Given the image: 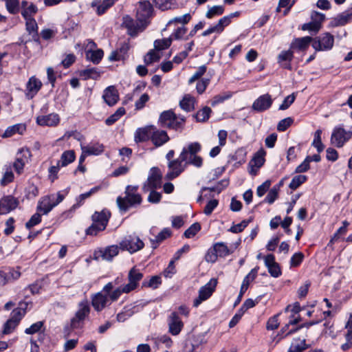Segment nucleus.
<instances>
[{"label": "nucleus", "instance_id": "1", "mask_svg": "<svg viewBox=\"0 0 352 352\" xmlns=\"http://www.w3.org/2000/svg\"><path fill=\"white\" fill-rule=\"evenodd\" d=\"M138 186L128 185L125 189V196L117 198L116 202L121 211L126 212L130 208H136L141 204L142 198L138 192Z\"/></svg>", "mask_w": 352, "mask_h": 352}, {"label": "nucleus", "instance_id": "2", "mask_svg": "<svg viewBox=\"0 0 352 352\" xmlns=\"http://www.w3.org/2000/svg\"><path fill=\"white\" fill-rule=\"evenodd\" d=\"M201 149V145L199 142H191L182 148L179 155L187 165H192L197 168H200L203 164V159L197 154Z\"/></svg>", "mask_w": 352, "mask_h": 352}, {"label": "nucleus", "instance_id": "3", "mask_svg": "<svg viewBox=\"0 0 352 352\" xmlns=\"http://www.w3.org/2000/svg\"><path fill=\"white\" fill-rule=\"evenodd\" d=\"M186 122V118L182 116H177L173 111L167 110L161 113L159 118V123L161 126L182 131Z\"/></svg>", "mask_w": 352, "mask_h": 352}, {"label": "nucleus", "instance_id": "4", "mask_svg": "<svg viewBox=\"0 0 352 352\" xmlns=\"http://www.w3.org/2000/svg\"><path fill=\"white\" fill-rule=\"evenodd\" d=\"M111 214L109 211L102 210L96 212L92 215V224L86 230L87 235H96L99 232L104 230L108 223Z\"/></svg>", "mask_w": 352, "mask_h": 352}, {"label": "nucleus", "instance_id": "5", "mask_svg": "<svg viewBox=\"0 0 352 352\" xmlns=\"http://www.w3.org/2000/svg\"><path fill=\"white\" fill-rule=\"evenodd\" d=\"M65 198V195L58 192L57 194H52L41 198L37 206V212L43 214H47L54 207L60 203Z\"/></svg>", "mask_w": 352, "mask_h": 352}, {"label": "nucleus", "instance_id": "6", "mask_svg": "<svg viewBox=\"0 0 352 352\" xmlns=\"http://www.w3.org/2000/svg\"><path fill=\"white\" fill-rule=\"evenodd\" d=\"M230 254V251L225 243L217 242L208 250L205 255V261L213 263L216 262L219 256L225 257Z\"/></svg>", "mask_w": 352, "mask_h": 352}, {"label": "nucleus", "instance_id": "7", "mask_svg": "<svg viewBox=\"0 0 352 352\" xmlns=\"http://www.w3.org/2000/svg\"><path fill=\"white\" fill-rule=\"evenodd\" d=\"M120 248L131 254L136 252L144 248V243L137 236L129 235L125 236L119 243Z\"/></svg>", "mask_w": 352, "mask_h": 352}, {"label": "nucleus", "instance_id": "8", "mask_svg": "<svg viewBox=\"0 0 352 352\" xmlns=\"http://www.w3.org/2000/svg\"><path fill=\"white\" fill-rule=\"evenodd\" d=\"M162 175L160 170L157 167H153L149 172L147 180L144 182L142 190L148 192L152 189H157L162 186Z\"/></svg>", "mask_w": 352, "mask_h": 352}, {"label": "nucleus", "instance_id": "9", "mask_svg": "<svg viewBox=\"0 0 352 352\" xmlns=\"http://www.w3.org/2000/svg\"><path fill=\"white\" fill-rule=\"evenodd\" d=\"M188 165L179 155L178 158L168 162V170L165 176L166 179L172 180L177 177L182 173H183Z\"/></svg>", "mask_w": 352, "mask_h": 352}, {"label": "nucleus", "instance_id": "10", "mask_svg": "<svg viewBox=\"0 0 352 352\" xmlns=\"http://www.w3.org/2000/svg\"><path fill=\"white\" fill-rule=\"evenodd\" d=\"M123 25L126 28L128 34L132 37L136 36L148 26L146 23L138 21L137 19L135 21L129 16L124 17Z\"/></svg>", "mask_w": 352, "mask_h": 352}, {"label": "nucleus", "instance_id": "11", "mask_svg": "<svg viewBox=\"0 0 352 352\" xmlns=\"http://www.w3.org/2000/svg\"><path fill=\"white\" fill-rule=\"evenodd\" d=\"M352 132L346 131L342 127H335L331 136L332 145L340 148L351 138Z\"/></svg>", "mask_w": 352, "mask_h": 352}, {"label": "nucleus", "instance_id": "12", "mask_svg": "<svg viewBox=\"0 0 352 352\" xmlns=\"http://www.w3.org/2000/svg\"><path fill=\"white\" fill-rule=\"evenodd\" d=\"M153 6L148 1L139 2L136 12L137 20L146 23V24L148 25L150 23L149 19L153 14Z\"/></svg>", "mask_w": 352, "mask_h": 352}, {"label": "nucleus", "instance_id": "13", "mask_svg": "<svg viewBox=\"0 0 352 352\" xmlns=\"http://www.w3.org/2000/svg\"><path fill=\"white\" fill-rule=\"evenodd\" d=\"M217 280L211 279L206 285L201 287L199 291V296L194 300L193 305L198 307L203 301L207 300L213 293Z\"/></svg>", "mask_w": 352, "mask_h": 352}, {"label": "nucleus", "instance_id": "14", "mask_svg": "<svg viewBox=\"0 0 352 352\" xmlns=\"http://www.w3.org/2000/svg\"><path fill=\"white\" fill-rule=\"evenodd\" d=\"M143 278V274L135 267H133L129 272V283L124 285L122 292L129 293L134 290L138 285L139 281Z\"/></svg>", "mask_w": 352, "mask_h": 352}, {"label": "nucleus", "instance_id": "15", "mask_svg": "<svg viewBox=\"0 0 352 352\" xmlns=\"http://www.w3.org/2000/svg\"><path fill=\"white\" fill-rule=\"evenodd\" d=\"M18 199L12 195L3 197L0 199V214H6L16 209L19 206Z\"/></svg>", "mask_w": 352, "mask_h": 352}, {"label": "nucleus", "instance_id": "16", "mask_svg": "<svg viewBox=\"0 0 352 352\" xmlns=\"http://www.w3.org/2000/svg\"><path fill=\"white\" fill-rule=\"evenodd\" d=\"M90 311L89 306L87 303H80V309L76 312L75 316L71 320V327L72 329H78L81 327V322Z\"/></svg>", "mask_w": 352, "mask_h": 352}, {"label": "nucleus", "instance_id": "17", "mask_svg": "<svg viewBox=\"0 0 352 352\" xmlns=\"http://www.w3.org/2000/svg\"><path fill=\"white\" fill-rule=\"evenodd\" d=\"M169 332L173 336L178 335L183 327L184 324L176 312H173L168 319Z\"/></svg>", "mask_w": 352, "mask_h": 352}, {"label": "nucleus", "instance_id": "18", "mask_svg": "<svg viewBox=\"0 0 352 352\" xmlns=\"http://www.w3.org/2000/svg\"><path fill=\"white\" fill-rule=\"evenodd\" d=\"M169 45H155V48L151 50L144 57V63L146 65L157 62L162 56V51L166 49Z\"/></svg>", "mask_w": 352, "mask_h": 352}, {"label": "nucleus", "instance_id": "19", "mask_svg": "<svg viewBox=\"0 0 352 352\" xmlns=\"http://www.w3.org/2000/svg\"><path fill=\"white\" fill-rule=\"evenodd\" d=\"M273 100L270 94H266L258 97L253 103L254 111L262 112L268 109L272 104Z\"/></svg>", "mask_w": 352, "mask_h": 352}, {"label": "nucleus", "instance_id": "20", "mask_svg": "<svg viewBox=\"0 0 352 352\" xmlns=\"http://www.w3.org/2000/svg\"><path fill=\"white\" fill-rule=\"evenodd\" d=\"M170 138L165 131L157 129L154 126V129L152 130L151 140L156 147L164 145L168 142Z\"/></svg>", "mask_w": 352, "mask_h": 352}, {"label": "nucleus", "instance_id": "21", "mask_svg": "<svg viewBox=\"0 0 352 352\" xmlns=\"http://www.w3.org/2000/svg\"><path fill=\"white\" fill-rule=\"evenodd\" d=\"M292 47L287 50L282 51L277 57V62L280 66L286 69L291 70V62L294 58V51Z\"/></svg>", "mask_w": 352, "mask_h": 352}, {"label": "nucleus", "instance_id": "22", "mask_svg": "<svg viewBox=\"0 0 352 352\" xmlns=\"http://www.w3.org/2000/svg\"><path fill=\"white\" fill-rule=\"evenodd\" d=\"M265 266L268 269V272L273 277L277 278L281 274L280 267L278 263L275 261V257L273 254H267L264 258Z\"/></svg>", "mask_w": 352, "mask_h": 352}, {"label": "nucleus", "instance_id": "23", "mask_svg": "<svg viewBox=\"0 0 352 352\" xmlns=\"http://www.w3.org/2000/svg\"><path fill=\"white\" fill-rule=\"evenodd\" d=\"M42 87V82L34 76L31 77L26 85V97L32 99L38 93Z\"/></svg>", "mask_w": 352, "mask_h": 352}, {"label": "nucleus", "instance_id": "24", "mask_svg": "<svg viewBox=\"0 0 352 352\" xmlns=\"http://www.w3.org/2000/svg\"><path fill=\"white\" fill-rule=\"evenodd\" d=\"M102 98L109 106H113L119 100L118 92L114 86H109L104 89Z\"/></svg>", "mask_w": 352, "mask_h": 352}, {"label": "nucleus", "instance_id": "25", "mask_svg": "<svg viewBox=\"0 0 352 352\" xmlns=\"http://www.w3.org/2000/svg\"><path fill=\"white\" fill-rule=\"evenodd\" d=\"M230 23L231 16H225L220 19L216 25L204 31L202 36H206L214 32H221Z\"/></svg>", "mask_w": 352, "mask_h": 352}, {"label": "nucleus", "instance_id": "26", "mask_svg": "<svg viewBox=\"0 0 352 352\" xmlns=\"http://www.w3.org/2000/svg\"><path fill=\"white\" fill-rule=\"evenodd\" d=\"M109 302V296L102 292L96 294L91 300V304L94 309L97 311L102 310Z\"/></svg>", "mask_w": 352, "mask_h": 352}, {"label": "nucleus", "instance_id": "27", "mask_svg": "<svg viewBox=\"0 0 352 352\" xmlns=\"http://www.w3.org/2000/svg\"><path fill=\"white\" fill-rule=\"evenodd\" d=\"M27 155H29V151H24L23 149L17 154L16 160L13 164V167L18 174H21L23 172L24 166L28 162Z\"/></svg>", "mask_w": 352, "mask_h": 352}, {"label": "nucleus", "instance_id": "28", "mask_svg": "<svg viewBox=\"0 0 352 352\" xmlns=\"http://www.w3.org/2000/svg\"><path fill=\"white\" fill-rule=\"evenodd\" d=\"M60 121L59 116L56 113H51L47 116H38L36 118V122L41 126H53L58 124Z\"/></svg>", "mask_w": 352, "mask_h": 352}, {"label": "nucleus", "instance_id": "29", "mask_svg": "<svg viewBox=\"0 0 352 352\" xmlns=\"http://www.w3.org/2000/svg\"><path fill=\"white\" fill-rule=\"evenodd\" d=\"M153 129L154 126H148L138 129L135 133V142H142L151 139L152 130Z\"/></svg>", "mask_w": 352, "mask_h": 352}, {"label": "nucleus", "instance_id": "30", "mask_svg": "<svg viewBox=\"0 0 352 352\" xmlns=\"http://www.w3.org/2000/svg\"><path fill=\"white\" fill-rule=\"evenodd\" d=\"M352 20V8L337 15L333 19L335 25H344Z\"/></svg>", "mask_w": 352, "mask_h": 352}, {"label": "nucleus", "instance_id": "31", "mask_svg": "<svg viewBox=\"0 0 352 352\" xmlns=\"http://www.w3.org/2000/svg\"><path fill=\"white\" fill-rule=\"evenodd\" d=\"M100 75L101 72L95 67L83 69L79 74V76L85 80L88 79L98 80Z\"/></svg>", "mask_w": 352, "mask_h": 352}, {"label": "nucleus", "instance_id": "32", "mask_svg": "<svg viewBox=\"0 0 352 352\" xmlns=\"http://www.w3.org/2000/svg\"><path fill=\"white\" fill-rule=\"evenodd\" d=\"M186 28L184 27L178 28L169 37L164 38V44L170 43L173 41H180L186 34Z\"/></svg>", "mask_w": 352, "mask_h": 352}, {"label": "nucleus", "instance_id": "33", "mask_svg": "<svg viewBox=\"0 0 352 352\" xmlns=\"http://www.w3.org/2000/svg\"><path fill=\"white\" fill-rule=\"evenodd\" d=\"M26 130V126L23 124H16L12 126H8L3 135H2L3 138H9L12 136L13 135L18 133L22 135Z\"/></svg>", "mask_w": 352, "mask_h": 352}, {"label": "nucleus", "instance_id": "34", "mask_svg": "<svg viewBox=\"0 0 352 352\" xmlns=\"http://www.w3.org/2000/svg\"><path fill=\"white\" fill-rule=\"evenodd\" d=\"M103 55L104 52L100 49L87 50L86 52V58L94 64H98L102 60Z\"/></svg>", "mask_w": 352, "mask_h": 352}, {"label": "nucleus", "instance_id": "35", "mask_svg": "<svg viewBox=\"0 0 352 352\" xmlns=\"http://www.w3.org/2000/svg\"><path fill=\"white\" fill-rule=\"evenodd\" d=\"M81 149L82 151L88 153L89 155H98L104 151V146L99 143H96L92 145L82 146Z\"/></svg>", "mask_w": 352, "mask_h": 352}, {"label": "nucleus", "instance_id": "36", "mask_svg": "<svg viewBox=\"0 0 352 352\" xmlns=\"http://www.w3.org/2000/svg\"><path fill=\"white\" fill-rule=\"evenodd\" d=\"M118 252L119 247L118 245H111L101 252V256L104 260L111 261L114 256L118 254Z\"/></svg>", "mask_w": 352, "mask_h": 352}, {"label": "nucleus", "instance_id": "37", "mask_svg": "<svg viewBox=\"0 0 352 352\" xmlns=\"http://www.w3.org/2000/svg\"><path fill=\"white\" fill-rule=\"evenodd\" d=\"M170 236V231L168 228H164L156 236L155 239H151V246L155 249L158 245Z\"/></svg>", "mask_w": 352, "mask_h": 352}, {"label": "nucleus", "instance_id": "38", "mask_svg": "<svg viewBox=\"0 0 352 352\" xmlns=\"http://www.w3.org/2000/svg\"><path fill=\"white\" fill-rule=\"evenodd\" d=\"M76 157L75 153L72 150L66 151L61 155L60 162L62 167L67 166L69 164L74 161Z\"/></svg>", "mask_w": 352, "mask_h": 352}, {"label": "nucleus", "instance_id": "39", "mask_svg": "<svg viewBox=\"0 0 352 352\" xmlns=\"http://www.w3.org/2000/svg\"><path fill=\"white\" fill-rule=\"evenodd\" d=\"M195 100L190 95H186L180 101V107L186 111H190L194 109Z\"/></svg>", "mask_w": 352, "mask_h": 352}, {"label": "nucleus", "instance_id": "40", "mask_svg": "<svg viewBox=\"0 0 352 352\" xmlns=\"http://www.w3.org/2000/svg\"><path fill=\"white\" fill-rule=\"evenodd\" d=\"M100 189L99 186L92 188L89 192L80 195L76 197V204L73 206L74 208L79 207L82 205L85 200L90 197L93 194L96 193Z\"/></svg>", "mask_w": 352, "mask_h": 352}, {"label": "nucleus", "instance_id": "41", "mask_svg": "<svg viewBox=\"0 0 352 352\" xmlns=\"http://www.w3.org/2000/svg\"><path fill=\"white\" fill-rule=\"evenodd\" d=\"M265 152L263 150L258 151L254 156L253 159L250 162L249 164H253L257 168H260L265 162Z\"/></svg>", "mask_w": 352, "mask_h": 352}, {"label": "nucleus", "instance_id": "42", "mask_svg": "<svg viewBox=\"0 0 352 352\" xmlns=\"http://www.w3.org/2000/svg\"><path fill=\"white\" fill-rule=\"evenodd\" d=\"M14 179V173L12 170L11 166H6L5 173L3 175L2 178L0 180L1 186H7L8 184L12 182Z\"/></svg>", "mask_w": 352, "mask_h": 352}, {"label": "nucleus", "instance_id": "43", "mask_svg": "<svg viewBox=\"0 0 352 352\" xmlns=\"http://www.w3.org/2000/svg\"><path fill=\"white\" fill-rule=\"evenodd\" d=\"M6 7L9 13L16 14L20 11L19 0H5Z\"/></svg>", "mask_w": 352, "mask_h": 352}, {"label": "nucleus", "instance_id": "44", "mask_svg": "<svg viewBox=\"0 0 352 352\" xmlns=\"http://www.w3.org/2000/svg\"><path fill=\"white\" fill-rule=\"evenodd\" d=\"M212 110L208 107H204L199 110L194 116L198 122H206L208 120Z\"/></svg>", "mask_w": 352, "mask_h": 352}, {"label": "nucleus", "instance_id": "45", "mask_svg": "<svg viewBox=\"0 0 352 352\" xmlns=\"http://www.w3.org/2000/svg\"><path fill=\"white\" fill-rule=\"evenodd\" d=\"M224 12V6H214L208 9L206 14L208 19H212L214 16L221 15Z\"/></svg>", "mask_w": 352, "mask_h": 352}, {"label": "nucleus", "instance_id": "46", "mask_svg": "<svg viewBox=\"0 0 352 352\" xmlns=\"http://www.w3.org/2000/svg\"><path fill=\"white\" fill-rule=\"evenodd\" d=\"M307 180V176L302 175H298L293 177L292 179L289 187L292 190H296L302 184H303Z\"/></svg>", "mask_w": 352, "mask_h": 352}, {"label": "nucleus", "instance_id": "47", "mask_svg": "<svg viewBox=\"0 0 352 352\" xmlns=\"http://www.w3.org/2000/svg\"><path fill=\"white\" fill-rule=\"evenodd\" d=\"M25 19L26 30L30 34L37 35L38 25L34 18H28Z\"/></svg>", "mask_w": 352, "mask_h": 352}, {"label": "nucleus", "instance_id": "48", "mask_svg": "<svg viewBox=\"0 0 352 352\" xmlns=\"http://www.w3.org/2000/svg\"><path fill=\"white\" fill-rule=\"evenodd\" d=\"M162 283L161 278L159 276H152L148 280H144L142 283L144 287L157 288Z\"/></svg>", "mask_w": 352, "mask_h": 352}, {"label": "nucleus", "instance_id": "49", "mask_svg": "<svg viewBox=\"0 0 352 352\" xmlns=\"http://www.w3.org/2000/svg\"><path fill=\"white\" fill-rule=\"evenodd\" d=\"M58 33V30L56 28H45L42 30L40 32V36L45 41H47L52 38H54L56 34Z\"/></svg>", "mask_w": 352, "mask_h": 352}, {"label": "nucleus", "instance_id": "50", "mask_svg": "<svg viewBox=\"0 0 352 352\" xmlns=\"http://www.w3.org/2000/svg\"><path fill=\"white\" fill-rule=\"evenodd\" d=\"M37 11V7L31 3L26 8L22 10L21 14L24 19L33 18L32 16L35 14Z\"/></svg>", "mask_w": 352, "mask_h": 352}, {"label": "nucleus", "instance_id": "51", "mask_svg": "<svg viewBox=\"0 0 352 352\" xmlns=\"http://www.w3.org/2000/svg\"><path fill=\"white\" fill-rule=\"evenodd\" d=\"M118 0H104L102 3L97 7V13L98 15L104 14L109 8H111Z\"/></svg>", "mask_w": 352, "mask_h": 352}, {"label": "nucleus", "instance_id": "52", "mask_svg": "<svg viewBox=\"0 0 352 352\" xmlns=\"http://www.w3.org/2000/svg\"><path fill=\"white\" fill-rule=\"evenodd\" d=\"M201 230V226L199 223H194L185 232L184 236L186 238H192Z\"/></svg>", "mask_w": 352, "mask_h": 352}, {"label": "nucleus", "instance_id": "53", "mask_svg": "<svg viewBox=\"0 0 352 352\" xmlns=\"http://www.w3.org/2000/svg\"><path fill=\"white\" fill-rule=\"evenodd\" d=\"M278 190L279 188L277 186H274L272 189H270L267 195L265 198V201H266L269 204H273L278 197Z\"/></svg>", "mask_w": 352, "mask_h": 352}, {"label": "nucleus", "instance_id": "54", "mask_svg": "<svg viewBox=\"0 0 352 352\" xmlns=\"http://www.w3.org/2000/svg\"><path fill=\"white\" fill-rule=\"evenodd\" d=\"M18 323L9 319L3 325V329L2 333L3 335H8L11 333L15 328L18 326Z\"/></svg>", "mask_w": 352, "mask_h": 352}, {"label": "nucleus", "instance_id": "55", "mask_svg": "<svg viewBox=\"0 0 352 352\" xmlns=\"http://www.w3.org/2000/svg\"><path fill=\"white\" fill-rule=\"evenodd\" d=\"M40 213L37 212L31 217L30 219L25 223L26 228L30 229L41 222V215Z\"/></svg>", "mask_w": 352, "mask_h": 352}, {"label": "nucleus", "instance_id": "56", "mask_svg": "<svg viewBox=\"0 0 352 352\" xmlns=\"http://www.w3.org/2000/svg\"><path fill=\"white\" fill-rule=\"evenodd\" d=\"M43 324L44 323L43 321L36 322L32 324L30 327L26 328L25 330V333L26 334H34L36 333H38L43 327Z\"/></svg>", "mask_w": 352, "mask_h": 352}, {"label": "nucleus", "instance_id": "57", "mask_svg": "<svg viewBox=\"0 0 352 352\" xmlns=\"http://www.w3.org/2000/svg\"><path fill=\"white\" fill-rule=\"evenodd\" d=\"M173 0H153L156 7L162 10H166L171 8Z\"/></svg>", "mask_w": 352, "mask_h": 352}, {"label": "nucleus", "instance_id": "58", "mask_svg": "<svg viewBox=\"0 0 352 352\" xmlns=\"http://www.w3.org/2000/svg\"><path fill=\"white\" fill-rule=\"evenodd\" d=\"M206 72V67L205 65H202L199 67L195 73L190 77L188 80L189 84L193 83L197 80L199 79Z\"/></svg>", "mask_w": 352, "mask_h": 352}, {"label": "nucleus", "instance_id": "59", "mask_svg": "<svg viewBox=\"0 0 352 352\" xmlns=\"http://www.w3.org/2000/svg\"><path fill=\"white\" fill-rule=\"evenodd\" d=\"M292 123L293 119L292 118L288 117L283 119L278 122L277 129L279 131H285Z\"/></svg>", "mask_w": 352, "mask_h": 352}, {"label": "nucleus", "instance_id": "60", "mask_svg": "<svg viewBox=\"0 0 352 352\" xmlns=\"http://www.w3.org/2000/svg\"><path fill=\"white\" fill-rule=\"evenodd\" d=\"M296 96L294 94L287 96L279 107V110H285L294 102Z\"/></svg>", "mask_w": 352, "mask_h": 352}, {"label": "nucleus", "instance_id": "61", "mask_svg": "<svg viewBox=\"0 0 352 352\" xmlns=\"http://www.w3.org/2000/svg\"><path fill=\"white\" fill-rule=\"evenodd\" d=\"M150 193L148 197V201L152 204H157L160 201L162 194L155 190V189L150 190Z\"/></svg>", "mask_w": 352, "mask_h": 352}, {"label": "nucleus", "instance_id": "62", "mask_svg": "<svg viewBox=\"0 0 352 352\" xmlns=\"http://www.w3.org/2000/svg\"><path fill=\"white\" fill-rule=\"evenodd\" d=\"M304 255L301 252L295 253L291 258L290 265L291 267H297L302 261Z\"/></svg>", "mask_w": 352, "mask_h": 352}, {"label": "nucleus", "instance_id": "63", "mask_svg": "<svg viewBox=\"0 0 352 352\" xmlns=\"http://www.w3.org/2000/svg\"><path fill=\"white\" fill-rule=\"evenodd\" d=\"M270 185L271 182L270 180H266L257 188L256 195L259 197L263 196L265 194V192L269 190Z\"/></svg>", "mask_w": 352, "mask_h": 352}, {"label": "nucleus", "instance_id": "64", "mask_svg": "<svg viewBox=\"0 0 352 352\" xmlns=\"http://www.w3.org/2000/svg\"><path fill=\"white\" fill-rule=\"evenodd\" d=\"M305 346V340H301L300 342L298 344L292 343L288 352H302L306 349Z\"/></svg>", "mask_w": 352, "mask_h": 352}]
</instances>
